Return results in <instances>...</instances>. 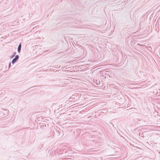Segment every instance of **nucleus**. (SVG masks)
Returning <instances> with one entry per match:
<instances>
[{
  "label": "nucleus",
  "mask_w": 160,
  "mask_h": 160,
  "mask_svg": "<svg viewBox=\"0 0 160 160\" xmlns=\"http://www.w3.org/2000/svg\"><path fill=\"white\" fill-rule=\"evenodd\" d=\"M18 55H16L15 57V58L13 59V60L12 61V63L13 64L18 59Z\"/></svg>",
  "instance_id": "f257e3e1"
},
{
  "label": "nucleus",
  "mask_w": 160,
  "mask_h": 160,
  "mask_svg": "<svg viewBox=\"0 0 160 160\" xmlns=\"http://www.w3.org/2000/svg\"><path fill=\"white\" fill-rule=\"evenodd\" d=\"M21 44H20L19 46H18V51L19 52H20V50H21Z\"/></svg>",
  "instance_id": "f03ea898"
},
{
  "label": "nucleus",
  "mask_w": 160,
  "mask_h": 160,
  "mask_svg": "<svg viewBox=\"0 0 160 160\" xmlns=\"http://www.w3.org/2000/svg\"><path fill=\"white\" fill-rule=\"evenodd\" d=\"M10 65H11V63H10L9 64V67H10Z\"/></svg>",
  "instance_id": "7ed1b4c3"
}]
</instances>
